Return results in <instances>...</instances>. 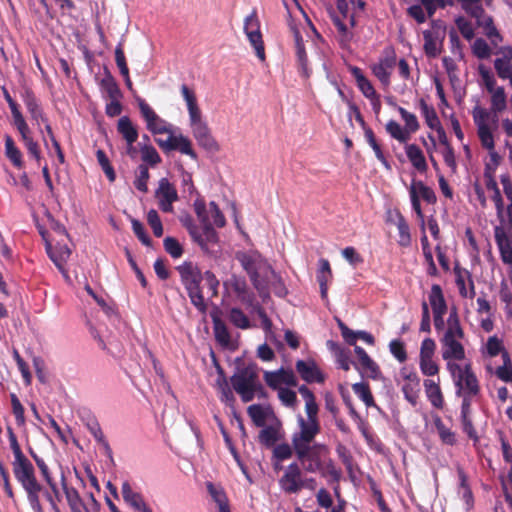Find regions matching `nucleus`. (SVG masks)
I'll list each match as a JSON object with an SVG mask.
<instances>
[{"label":"nucleus","mask_w":512,"mask_h":512,"mask_svg":"<svg viewBox=\"0 0 512 512\" xmlns=\"http://www.w3.org/2000/svg\"><path fill=\"white\" fill-rule=\"evenodd\" d=\"M465 333L460 324V320L456 309H452L446 322V328L443 335L439 339L441 345V356L446 362L460 364L466 359V352L464 347Z\"/></svg>","instance_id":"nucleus-1"},{"label":"nucleus","mask_w":512,"mask_h":512,"mask_svg":"<svg viewBox=\"0 0 512 512\" xmlns=\"http://www.w3.org/2000/svg\"><path fill=\"white\" fill-rule=\"evenodd\" d=\"M303 469L309 473H318L323 477L339 478V471L336 469L330 457L329 448L322 443H313L294 450Z\"/></svg>","instance_id":"nucleus-2"},{"label":"nucleus","mask_w":512,"mask_h":512,"mask_svg":"<svg viewBox=\"0 0 512 512\" xmlns=\"http://www.w3.org/2000/svg\"><path fill=\"white\" fill-rule=\"evenodd\" d=\"M448 372L456 387V394L462 398L461 414L464 416L470 412L472 400L478 396L480 386L470 361L460 364L449 363Z\"/></svg>","instance_id":"nucleus-3"},{"label":"nucleus","mask_w":512,"mask_h":512,"mask_svg":"<svg viewBox=\"0 0 512 512\" xmlns=\"http://www.w3.org/2000/svg\"><path fill=\"white\" fill-rule=\"evenodd\" d=\"M237 259L249 274L255 288L262 293L270 281V275L276 277V273L265 259L256 251L240 252Z\"/></svg>","instance_id":"nucleus-4"},{"label":"nucleus","mask_w":512,"mask_h":512,"mask_svg":"<svg viewBox=\"0 0 512 512\" xmlns=\"http://www.w3.org/2000/svg\"><path fill=\"white\" fill-rule=\"evenodd\" d=\"M356 12L346 0H337L336 12L332 13V20L337 28L338 41L343 48H347L354 38L350 28L356 26Z\"/></svg>","instance_id":"nucleus-5"},{"label":"nucleus","mask_w":512,"mask_h":512,"mask_svg":"<svg viewBox=\"0 0 512 512\" xmlns=\"http://www.w3.org/2000/svg\"><path fill=\"white\" fill-rule=\"evenodd\" d=\"M296 419V428L291 436V443L294 450L315 443L314 439L320 432L318 415H306V417H304L298 414Z\"/></svg>","instance_id":"nucleus-6"},{"label":"nucleus","mask_w":512,"mask_h":512,"mask_svg":"<svg viewBox=\"0 0 512 512\" xmlns=\"http://www.w3.org/2000/svg\"><path fill=\"white\" fill-rule=\"evenodd\" d=\"M234 390L244 402L253 400L259 389L258 371L256 365H248L239 369L231 378Z\"/></svg>","instance_id":"nucleus-7"},{"label":"nucleus","mask_w":512,"mask_h":512,"mask_svg":"<svg viewBox=\"0 0 512 512\" xmlns=\"http://www.w3.org/2000/svg\"><path fill=\"white\" fill-rule=\"evenodd\" d=\"M472 116L482 147L485 149L495 148L493 131L497 127V117L492 118L490 112L480 106L473 109Z\"/></svg>","instance_id":"nucleus-8"},{"label":"nucleus","mask_w":512,"mask_h":512,"mask_svg":"<svg viewBox=\"0 0 512 512\" xmlns=\"http://www.w3.org/2000/svg\"><path fill=\"white\" fill-rule=\"evenodd\" d=\"M244 32L258 59L265 61L266 56L260 31V21L255 9L244 19Z\"/></svg>","instance_id":"nucleus-9"},{"label":"nucleus","mask_w":512,"mask_h":512,"mask_svg":"<svg viewBox=\"0 0 512 512\" xmlns=\"http://www.w3.org/2000/svg\"><path fill=\"white\" fill-rule=\"evenodd\" d=\"M202 206L197 205V217L202 225L201 228L196 225L188 226V231L191 237L196 241L203 249H207L209 244H214L218 240L217 233L213 228L214 225H209V220L202 215Z\"/></svg>","instance_id":"nucleus-10"},{"label":"nucleus","mask_w":512,"mask_h":512,"mask_svg":"<svg viewBox=\"0 0 512 512\" xmlns=\"http://www.w3.org/2000/svg\"><path fill=\"white\" fill-rule=\"evenodd\" d=\"M463 9L469 13L471 16L477 19V23L480 26H483L485 29V34L488 38L494 41L496 38H499V34L496 28L493 25L492 18L485 15L483 8L480 4V0H458Z\"/></svg>","instance_id":"nucleus-11"},{"label":"nucleus","mask_w":512,"mask_h":512,"mask_svg":"<svg viewBox=\"0 0 512 512\" xmlns=\"http://www.w3.org/2000/svg\"><path fill=\"white\" fill-rule=\"evenodd\" d=\"M189 125L194 138L200 146L211 151L218 150V144L212 136L206 121L203 119L202 113L189 117Z\"/></svg>","instance_id":"nucleus-12"},{"label":"nucleus","mask_w":512,"mask_h":512,"mask_svg":"<svg viewBox=\"0 0 512 512\" xmlns=\"http://www.w3.org/2000/svg\"><path fill=\"white\" fill-rule=\"evenodd\" d=\"M408 191L414 212L418 218L423 219L424 216L420 201L424 200L429 204L434 203L436 201L434 191L426 184H424V182L415 179L411 181L410 186L408 187Z\"/></svg>","instance_id":"nucleus-13"},{"label":"nucleus","mask_w":512,"mask_h":512,"mask_svg":"<svg viewBox=\"0 0 512 512\" xmlns=\"http://www.w3.org/2000/svg\"><path fill=\"white\" fill-rule=\"evenodd\" d=\"M137 102L146 127L152 134H171L173 126L169 122L158 116L143 99L138 98Z\"/></svg>","instance_id":"nucleus-14"},{"label":"nucleus","mask_w":512,"mask_h":512,"mask_svg":"<svg viewBox=\"0 0 512 512\" xmlns=\"http://www.w3.org/2000/svg\"><path fill=\"white\" fill-rule=\"evenodd\" d=\"M12 469L15 479L22 488L40 484L36 478L33 464L25 455L14 458Z\"/></svg>","instance_id":"nucleus-15"},{"label":"nucleus","mask_w":512,"mask_h":512,"mask_svg":"<svg viewBox=\"0 0 512 512\" xmlns=\"http://www.w3.org/2000/svg\"><path fill=\"white\" fill-rule=\"evenodd\" d=\"M280 488L286 493H298L304 486L305 480L297 463L288 465L279 479Z\"/></svg>","instance_id":"nucleus-16"},{"label":"nucleus","mask_w":512,"mask_h":512,"mask_svg":"<svg viewBox=\"0 0 512 512\" xmlns=\"http://www.w3.org/2000/svg\"><path fill=\"white\" fill-rule=\"evenodd\" d=\"M263 377L267 386L276 391L297 385V378L290 369L280 368L275 371H264Z\"/></svg>","instance_id":"nucleus-17"},{"label":"nucleus","mask_w":512,"mask_h":512,"mask_svg":"<svg viewBox=\"0 0 512 512\" xmlns=\"http://www.w3.org/2000/svg\"><path fill=\"white\" fill-rule=\"evenodd\" d=\"M121 494L124 502L133 512H154L145 496L134 490L128 482L122 484Z\"/></svg>","instance_id":"nucleus-18"},{"label":"nucleus","mask_w":512,"mask_h":512,"mask_svg":"<svg viewBox=\"0 0 512 512\" xmlns=\"http://www.w3.org/2000/svg\"><path fill=\"white\" fill-rule=\"evenodd\" d=\"M159 208L166 213L173 212V203L178 200V193L167 178H161L155 191Z\"/></svg>","instance_id":"nucleus-19"},{"label":"nucleus","mask_w":512,"mask_h":512,"mask_svg":"<svg viewBox=\"0 0 512 512\" xmlns=\"http://www.w3.org/2000/svg\"><path fill=\"white\" fill-rule=\"evenodd\" d=\"M21 97L28 113L30 114L31 119L38 127L40 133H42L41 125L44 124V126L46 127L48 119L44 115L43 110L38 103V100L30 90H24L21 94Z\"/></svg>","instance_id":"nucleus-20"},{"label":"nucleus","mask_w":512,"mask_h":512,"mask_svg":"<svg viewBox=\"0 0 512 512\" xmlns=\"http://www.w3.org/2000/svg\"><path fill=\"white\" fill-rule=\"evenodd\" d=\"M296 370L307 383H323L325 380L324 374L313 360H298Z\"/></svg>","instance_id":"nucleus-21"},{"label":"nucleus","mask_w":512,"mask_h":512,"mask_svg":"<svg viewBox=\"0 0 512 512\" xmlns=\"http://www.w3.org/2000/svg\"><path fill=\"white\" fill-rule=\"evenodd\" d=\"M396 64V57L393 53H389L382 57L378 63L372 66L373 74L378 78L384 87L390 85V76Z\"/></svg>","instance_id":"nucleus-22"},{"label":"nucleus","mask_w":512,"mask_h":512,"mask_svg":"<svg viewBox=\"0 0 512 512\" xmlns=\"http://www.w3.org/2000/svg\"><path fill=\"white\" fill-rule=\"evenodd\" d=\"M181 281L186 290H192L199 287L202 276L196 266L191 263H185L178 267Z\"/></svg>","instance_id":"nucleus-23"},{"label":"nucleus","mask_w":512,"mask_h":512,"mask_svg":"<svg viewBox=\"0 0 512 512\" xmlns=\"http://www.w3.org/2000/svg\"><path fill=\"white\" fill-rule=\"evenodd\" d=\"M494 238L500 252L501 260L508 265H512V244L511 241L501 227L494 230Z\"/></svg>","instance_id":"nucleus-24"},{"label":"nucleus","mask_w":512,"mask_h":512,"mask_svg":"<svg viewBox=\"0 0 512 512\" xmlns=\"http://www.w3.org/2000/svg\"><path fill=\"white\" fill-rule=\"evenodd\" d=\"M198 204L202 206V215L209 220V225H215L217 227H223L225 225V217L215 202L212 201L206 205L203 200H196L194 203L196 213Z\"/></svg>","instance_id":"nucleus-25"},{"label":"nucleus","mask_w":512,"mask_h":512,"mask_svg":"<svg viewBox=\"0 0 512 512\" xmlns=\"http://www.w3.org/2000/svg\"><path fill=\"white\" fill-rule=\"evenodd\" d=\"M456 286L459 294L463 298L473 299L475 296V286L472 276L467 270L456 271Z\"/></svg>","instance_id":"nucleus-26"},{"label":"nucleus","mask_w":512,"mask_h":512,"mask_svg":"<svg viewBox=\"0 0 512 512\" xmlns=\"http://www.w3.org/2000/svg\"><path fill=\"white\" fill-rule=\"evenodd\" d=\"M401 375L406 380V382L402 385V392L404 394V397L409 403L415 406L417 404L419 391L418 378L415 374L406 373L405 371H402Z\"/></svg>","instance_id":"nucleus-27"},{"label":"nucleus","mask_w":512,"mask_h":512,"mask_svg":"<svg viewBox=\"0 0 512 512\" xmlns=\"http://www.w3.org/2000/svg\"><path fill=\"white\" fill-rule=\"evenodd\" d=\"M331 279L332 271L330 263L327 259L321 258L318 261L317 281L319 283L321 298L323 300L327 299L328 283L331 281Z\"/></svg>","instance_id":"nucleus-28"},{"label":"nucleus","mask_w":512,"mask_h":512,"mask_svg":"<svg viewBox=\"0 0 512 512\" xmlns=\"http://www.w3.org/2000/svg\"><path fill=\"white\" fill-rule=\"evenodd\" d=\"M405 153L412 166L419 172L425 173L428 165L423 151L416 144H406Z\"/></svg>","instance_id":"nucleus-29"},{"label":"nucleus","mask_w":512,"mask_h":512,"mask_svg":"<svg viewBox=\"0 0 512 512\" xmlns=\"http://www.w3.org/2000/svg\"><path fill=\"white\" fill-rule=\"evenodd\" d=\"M46 251L50 257V259L55 263V265L63 270L64 263L68 260L71 251L66 244L58 243L56 246H52L51 243H46Z\"/></svg>","instance_id":"nucleus-30"},{"label":"nucleus","mask_w":512,"mask_h":512,"mask_svg":"<svg viewBox=\"0 0 512 512\" xmlns=\"http://www.w3.org/2000/svg\"><path fill=\"white\" fill-rule=\"evenodd\" d=\"M429 304L431 306L433 314H446L447 303L442 291V288L438 284H433L428 296Z\"/></svg>","instance_id":"nucleus-31"},{"label":"nucleus","mask_w":512,"mask_h":512,"mask_svg":"<svg viewBox=\"0 0 512 512\" xmlns=\"http://www.w3.org/2000/svg\"><path fill=\"white\" fill-rule=\"evenodd\" d=\"M206 487L211 498L218 506V512H230L228 498L223 487L212 482H207Z\"/></svg>","instance_id":"nucleus-32"},{"label":"nucleus","mask_w":512,"mask_h":512,"mask_svg":"<svg viewBox=\"0 0 512 512\" xmlns=\"http://www.w3.org/2000/svg\"><path fill=\"white\" fill-rule=\"evenodd\" d=\"M480 351L484 358H493L497 355H501L503 357V354L507 353L502 339L496 335L490 336L486 343L481 347Z\"/></svg>","instance_id":"nucleus-33"},{"label":"nucleus","mask_w":512,"mask_h":512,"mask_svg":"<svg viewBox=\"0 0 512 512\" xmlns=\"http://www.w3.org/2000/svg\"><path fill=\"white\" fill-rule=\"evenodd\" d=\"M502 54V57L495 59L494 68L497 72V75L501 79L506 80L508 74H510V72L512 71V48H503Z\"/></svg>","instance_id":"nucleus-34"},{"label":"nucleus","mask_w":512,"mask_h":512,"mask_svg":"<svg viewBox=\"0 0 512 512\" xmlns=\"http://www.w3.org/2000/svg\"><path fill=\"white\" fill-rule=\"evenodd\" d=\"M355 354L358 357L362 369L369 374L370 377L376 379L380 374L378 365L369 357L366 351L360 347L355 346Z\"/></svg>","instance_id":"nucleus-35"},{"label":"nucleus","mask_w":512,"mask_h":512,"mask_svg":"<svg viewBox=\"0 0 512 512\" xmlns=\"http://www.w3.org/2000/svg\"><path fill=\"white\" fill-rule=\"evenodd\" d=\"M214 334L217 342L225 348H233L234 342L227 326L217 317H213Z\"/></svg>","instance_id":"nucleus-36"},{"label":"nucleus","mask_w":512,"mask_h":512,"mask_svg":"<svg viewBox=\"0 0 512 512\" xmlns=\"http://www.w3.org/2000/svg\"><path fill=\"white\" fill-rule=\"evenodd\" d=\"M421 115L423 116L426 125L431 129H439L441 126L440 119L433 106L429 105L423 98L418 102Z\"/></svg>","instance_id":"nucleus-37"},{"label":"nucleus","mask_w":512,"mask_h":512,"mask_svg":"<svg viewBox=\"0 0 512 512\" xmlns=\"http://www.w3.org/2000/svg\"><path fill=\"white\" fill-rule=\"evenodd\" d=\"M19 131L24 146L26 147L28 153L39 162L41 159V152L39 149L38 143L30 136V129L27 124L17 128Z\"/></svg>","instance_id":"nucleus-38"},{"label":"nucleus","mask_w":512,"mask_h":512,"mask_svg":"<svg viewBox=\"0 0 512 512\" xmlns=\"http://www.w3.org/2000/svg\"><path fill=\"white\" fill-rule=\"evenodd\" d=\"M424 388L427 398L435 408H442L443 396L438 382L433 379H426L424 381Z\"/></svg>","instance_id":"nucleus-39"},{"label":"nucleus","mask_w":512,"mask_h":512,"mask_svg":"<svg viewBox=\"0 0 512 512\" xmlns=\"http://www.w3.org/2000/svg\"><path fill=\"white\" fill-rule=\"evenodd\" d=\"M351 73L354 76L356 83H357V87L362 92V94L367 99H370L371 97H375L377 92L375 91L370 80L364 76L361 69L358 67H353V68H351Z\"/></svg>","instance_id":"nucleus-40"},{"label":"nucleus","mask_w":512,"mask_h":512,"mask_svg":"<svg viewBox=\"0 0 512 512\" xmlns=\"http://www.w3.org/2000/svg\"><path fill=\"white\" fill-rule=\"evenodd\" d=\"M183 100L185 101L188 116L192 117L201 114L200 107L197 102V97L194 90L190 89L187 85L183 84L180 88Z\"/></svg>","instance_id":"nucleus-41"},{"label":"nucleus","mask_w":512,"mask_h":512,"mask_svg":"<svg viewBox=\"0 0 512 512\" xmlns=\"http://www.w3.org/2000/svg\"><path fill=\"white\" fill-rule=\"evenodd\" d=\"M459 488H458V496L464 502V508L466 511H469L474 506V498L470 487L467 484V478L463 471H459Z\"/></svg>","instance_id":"nucleus-42"},{"label":"nucleus","mask_w":512,"mask_h":512,"mask_svg":"<svg viewBox=\"0 0 512 512\" xmlns=\"http://www.w3.org/2000/svg\"><path fill=\"white\" fill-rule=\"evenodd\" d=\"M294 38L300 70L305 77H308L310 75V70L308 68L307 55L304 49L302 37L296 29H294Z\"/></svg>","instance_id":"nucleus-43"},{"label":"nucleus","mask_w":512,"mask_h":512,"mask_svg":"<svg viewBox=\"0 0 512 512\" xmlns=\"http://www.w3.org/2000/svg\"><path fill=\"white\" fill-rule=\"evenodd\" d=\"M117 129L126 142H136L138 131L127 116H123L118 120Z\"/></svg>","instance_id":"nucleus-44"},{"label":"nucleus","mask_w":512,"mask_h":512,"mask_svg":"<svg viewBox=\"0 0 512 512\" xmlns=\"http://www.w3.org/2000/svg\"><path fill=\"white\" fill-rule=\"evenodd\" d=\"M5 155L16 168L21 169L23 167L22 152L16 147L10 136L5 138Z\"/></svg>","instance_id":"nucleus-45"},{"label":"nucleus","mask_w":512,"mask_h":512,"mask_svg":"<svg viewBox=\"0 0 512 512\" xmlns=\"http://www.w3.org/2000/svg\"><path fill=\"white\" fill-rule=\"evenodd\" d=\"M247 412L252 421L258 427L265 426L268 417L271 415V411L268 407H263L257 404L250 405L247 409Z\"/></svg>","instance_id":"nucleus-46"},{"label":"nucleus","mask_w":512,"mask_h":512,"mask_svg":"<svg viewBox=\"0 0 512 512\" xmlns=\"http://www.w3.org/2000/svg\"><path fill=\"white\" fill-rule=\"evenodd\" d=\"M26 493L27 501L33 512H43V507L40 502V493L43 490L41 484L33 485L23 488Z\"/></svg>","instance_id":"nucleus-47"},{"label":"nucleus","mask_w":512,"mask_h":512,"mask_svg":"<svg viewBox=\"0 0 512 512\" xmlns=\"http://www.w3.org/2000/svg\"><path fill=\"white\" fill-rule=\"evenodd\" d=\"M62 487L71 511L82 512L83 503L78 491L73 487H68L64 477H62Z\"/></svg>","instance_id":"nucleus-48"},{"label":"nucleus","mask_w":512,"mask_h":512,"mask_svg":"<svg viewBox=\"0 0 512 512\" xmlns=\"http://www.w3.org/2000/svg\"><path fill=\"white\" fill-rule=\"evenodd\" d=\"M102 93L108 98H122V93L111 74H107L100 82Z\"/></svg>","instance_id":"nucleus-49"},{"label":"nucleus","mask_w":512,"mask_h":512,"mask_svg":"<svg viewBox=\"0 0 512 512\" xmlns=\"http://www.w3.org/2000/svg\"><path fill=\"white\" fill-rule=\"evenodd\" d=\"M395 225L399 233L398 244L402 247H408L411 244L409 226L402 214L399 212L396 213Z\"/></svg>","instance_id":"nucleus-50"},{"label":"nucleus","mask_w":512,"mask_h":512,"mask_svg":"<svg viewBox=\"0 0 512 512\" xmlns=\"http://www.w3.org/2000/svg\"><path fill=\"white\" fill-rule=\"evenodd\" d=\"M298 391L305 401L306 415H318L319 407L313 392L305 385L300 386Z\"/></svg>","instance_id":"nucleus-51"},{"label":"nucleus","mask_w":512,"mask_h":512,"mask_svg":"<svg viewBox=\"0 0 512 512\" xmlns=\"http://www.w3.org/2000/svg\"><path fill=\"white\" fill-rule=\"evenodd\" d=\"M386 131L393 139L399 141L400 143H407L411 137L407 130H405V128L395 120H389L386 123Z\"/></svg>","instance_id":"nucleus-52"},{"label":"nucleus","mask_w":512,"mask_h":512,"mask_svg":"<svg viewBox=\"0 0 512 512\" xmlns=\"http://www.w3.org/2000/svg\"><path fill=\"white\" fill-rule=\"evenodd\" d=\"M396 109L405 123L404 128L405 130H407L408 134L411 136V134L418 131L420 124L416 115L407 111L401 106H396Z\"/></svg>","instance_id":"nucleus-53"},{"label":"nucleus","mask_w":512,"mask_h":512,"mask_svg":"<svg viewBox=\"0 0 512 512\" xmlns=\"http://www.w3.org/2000/svg\"><path fill=\"white\" fill-rule=\"evenodd\" d=\"M491 94V110L494 113L502 112L506 109L507 100L506 94L503 87H497V89L490 91Z\"/></svg>","instance_id":"nucleus-54"},{"label":"nucleus","mask_w":512,"mask_h":512,"mask_svg":"<svg viewBox=\"0 0 512 512\" xmlns=\"http://www.w3.org/2000/svg\"><path fill=\"white\" fill-rule=\"evenodd\" d=\"M328 345L335 353V358L338 366L343 370L348 371L350 369L351 364L349 351L340 348L331 341L328 342Z\"/></svg>","instance_id":"nucleus-55"},{"label":"nucleus","mask_w":512,"mask_h":512,"mask_svg":"<svg viewBox=\"0 0 512 512\" xmlns=\"http://www.w3.org/2000/svg\"><path fill=\"white\" fill-rule=\"evenodd\" d=\"M503 363L498 366L494 373L504 382H512V364L508 353L503 354Z\"/></svg>","instance_id":"nucleus-56"},{"label":"nucleus","mask_w":512,"mask_h":512,"mask_svg":"<svg viewBox=\"0 0 512 512\" xmlns=\"http://www.w3.org/2000/svg\"><path fill=\"white\" fill-rule=\"evenodd\" d=\"M434 423L441 441L446 445L455 444V434L451 431V429L444 425V423L439 417L435 419Z\"/></svg>","instance_id":"nucleus-57"},{"label":"nucleus","mask_w":512,"mask_h":512,"mask_svg":"<svg viewBox=\"0 0 512 512\" xmlns=\"http://www.w3.org/2000/svg\"><path fill=\"white\" fill-rule=\"evenodd\" d=\"M3 93H4V98L7 101L8 105H9V108L11 110V113H12V116H13V120H14V124H15L16 128H19V127L27 124L25 119H24V117H23V115H22V113L20 112V110L18 108V105L12 99V97L9 94V92L6 89H3Z\"/></svg>","instance_id":"nucleus-58"},{"label":"nucleus","mask_w":512,"mask_h":512,"mask_svg":"<svg viewBox=\"0 0 512 512\" xmlns=\"http://www.w3.org/2000/svg\"><path fill=\"white\" fill-rule=\"evenodd\" d=\"M174 150L180 151L182 154L188 155L191 158H196V153L192 148L191 141L182 134L175 136L174 138Z\"/></svg>","instance_id":"nucleus-59"},{"label":"nucleus","mask_w":512,"mask_h":512,"mask_svg":"<svg viewBox=\"0 0 512 512\" xmlns=\"http://www.w3.org/2000/svg\"><path fill=\"white\" fill-rule=\"evenodd\" d=\"M352 390L366 406H372L374 404L373 396L367 384L363 382L355 383L352 385Z\"/></svg>","instance_id":"nucleus-60"},{"label":"nucleus","mask_w":512,"mask_h":512,"mask_svg":"<svg viewBox=\"0 0 512 512\" xmlns=\"http://www.w3.org/2000/svg\"><path fill=\"white\" fill-rule=\"evenodd\" d=\"M148 180H149V171L145 165H140L136 171V176L134 180V186L137 190L142 193H146L148 191Z\"/></svg>","instance_id":"nucleus-61"},{"label":"nucleus","mask_w":512,"mask_h":512,"mask_svg":"<svg viewBox=\"0 0 512 512\" xmlns=\"http://www.w3.org/2000/svg\"><path fill=\"white\" fill-rule=\"evenodd\" d=\"M229 320L238 328L247 329L250 327L248 317L238 308H232L230 310Z\"/></svg>","instance_id":"nucleus-62"},{"label":"nucleus","mask_w":512,"mask_h":512,"mask_svg":"<svg viewBox=\"0 0 512 512\" xmlns=\"http://www.w3.org/2000/svg\"><path fill=\"white\" fill-rule=\"evenodd\" d=\"M419 367L422 374L426 376H435L439 373V365L434 357L419 358Z\"/></svg>","instance_id":"nucleus-63"},{"label":"nucleus","mask_w":512,"mask_h":512,"mask_svg":"<svg viewBox=\"0 0 512 512\" xmlns=\"http://www.w3.org/2000/svg\"><path fill=\"white\" fill-rule=\"evenodd\" d=\"M472 51L473 54L479 59H487L491 55V48L482 38H478L474 41L472 45Z\"/></svg>","instance_id":"nucleus-64"}]
</instances>
